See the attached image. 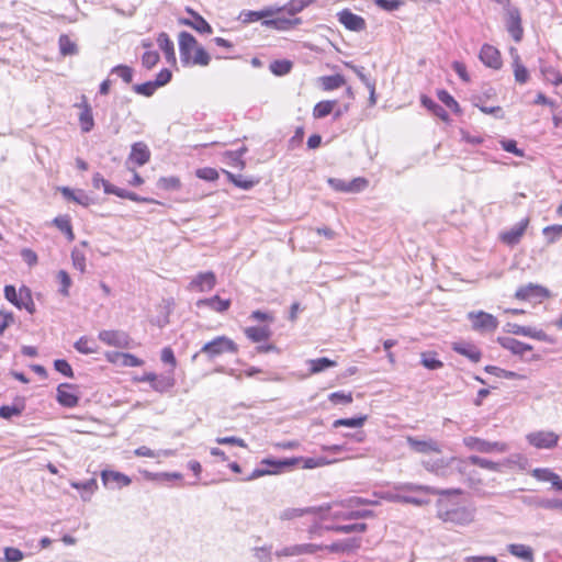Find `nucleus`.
<instances>
[{"label":"nucleus","instance_id":"9","mask_svg":"<svg viewBox=\"0 0 562 562\" xmlns=\"http://www.w3.org/2000/svg\"><path fill=\"white\" fill-rule=\"evenodd\" d=\"M505 331L514 334V335H521L526 337H530L540 341L552 344L554 339L550 337L547 333H544L542 329H536L528 326H521L516 323H507L505 326Z\"/></svg>","mask_w":562,"mask_h":562},{"label":"nucleus","instance_id":"41","mask_svg":"<svg viewBox=\"0 0 562 562\" xmlns=\"http://www.w3.org/2000/svg\"><path fill=\"white\" fill-rule=\"evenodd\" d=\"M310 366V373L316 374L319 373L328 368H333L337 366V362L334 360H330L328 358H317V359H311L307 361Z\"/></svg>","mask_w":562,"mask_h":562},{"label":"nucleus","instance_id":"12","mask_svg":"<svg viewBox=\"0 0 562 562\" xmlns=\"http://www.w3.org/2000/svg\"><path fill=\"white\" fill-rule=\"evenodd\" d=\"M559 436L553 431H536L527 435V441L538 449H551L558 445Z\"/></svg>","mask_w":562,"mask_h":562},{"label":"nucleus","instance_id":"52","mask_svg":"<svg viewBox=\"0 0 562 562\" xmlns=\"http://www.w3.org/2000/svg\"><path fill=\"white\" fill-rule=\"evenodd\" d=\"M24 408L25 406L24 403L22 402L19 404H13L11 406L2 405L0 407V417L3 419H10L13 416H20L23 413Z\"/></svg>","mask_w":562,"mask_h":562},{"label":"nucleus","instance_id":"34","mask_svg":"<svg viewBox=\"0 0 562 562\" xmlns=\"http://www.w3.org/2000/svg\"><path fill=\"white\" fill-rule=\"evenodd\" d=\"M60 192L65 199L83 206H88L91 202V199L81 190L75 191L68 187H63L60 188Z\"/></svg>","mask_w":562,"mask_h":562},{"label":"nucleus","instance_id":"17","mask_svg":"<svg viewBox=\"0 0 562 562\" xmlns=\"http://www.w3.org/2000/svg\"><path fill=\"white\" fill-rule=\"evenodd\" d=\"M481 61L493 69H499L502 67V58L499 50L488 44H484L480 50Z\"/></svg>","mask_w":562,"mask_h":562},{"label":"nucleus","instance_id":"62","mask_svg":"<svg viewBox=\"0 0 562 562\" xmlns=\"http://www.w3.org/2000/svg\"><path fill=\"white\" fill-rule=\"evenodd\" d=\"M271 549H272L271 546L256 547L252 549L254 557L259 562H271L272 561Z\"/></svg>","mask_w":562,"mask_h":562},{"label":"nucleus","instance_id":"50","mask_svg":"<svg viewBox=\"0 0 562 562\" xmlns=\"http://www.w3.org/2000/svg\"><path fill=\"white\" fill-rule=\"evenodd\" d=\"M315 1L316 0H290L284 7L281 8V11L284 10L288 12V14L295 15Z\"/></svg>","mask_w":562,"mask_h":562},{"label":"nucleus","instance_id":"23","mask_svg":"<svg viewBox=\"0 0 562 562\" xmlns=\"http://www.w3.org/2000/svg\"><path fill=\"white\" fill-rule=\"evenodd\" d=\"M452 350L464 356L471 362L476 363L482 358L481 350L472 342L459 341L452 345Z\"/></svg>","mask_w":562,"mask_h":562},{"label":"nucleus","instance_id":"29","mask_svg":"<svg viewBox=\"0 0 562 562\" xmlns=\"http://www.w3.org/2000/svg\"><path fill=\"white\" fill-rule=\"evenodd\" d=\"M359 548H360V539L359 538H350V539H346V540L336 541L326 547V549L331 553L351 552Z\"/></svg>","mask_w":562,"mask_h":562},{"label":"nucleus","instance_id":"61","mask_svg":"<svg viewBox=\"0 0 562 562\" xmlns=\"http://www.w3.org/2000/svg\"><path fill=\"white\" fill-rule=\"evenodd\" d=\"M57 279H58L59 283H60L59 293L63 296H68L69 295V288L72 284L70 276L68 274L67 271L59 270L58 273H57Z\"/></svg>","mask_w":562,"mask_h":562},{"label":"nucleus","instance_id":"64","mask_svg":"<svg viewBox=\"0 0 562 562\" xmlns=\"http://www.w3.org/2000/svg\"><path fill=\"white\" fill-rule=\"evenodd\" d=\"M159 59H160V57H159L158 52H156V50H147L142 56V65L146 69H151V68H154L157 65Z\"/></svg>","mask_w":562,"mask_h":562},{"label":"nucleus","instance_id":"46","mask_svg":"<svg viewBox=\"0 0 562 562\" xmlns=\"http://www.w3.org/2000/svg\"><path fill=\"white\" fill-rule=\"evenodd\" d=\"M225 175H226L228 181H231L236 187L244 189V190H249V189L254 188L259 182L258 180H254V179H244V177L241 175H235L231 171H225Z\"/></svg>","mask_w":562,"mask_h":562},{"label":"nucleus","instance_id":"58","mask_svg":"<svg viewBox=\"0 0 562 562\" xmlns=\"http://www.w3.org/2000/svg\"><path fill=\"white\" fill-rule=\"evenodd\" d=\"M542 234L549 244L557 243L562 236V225H550L542 229Z\"/></svg>","mask_w":562,"mask_h":562},{"label":"nucleus","instance_id":"39","mask_svg":"<svg viewBox=\"0 0 562 562\" xmlns=\"http://www.w3.org/2000/svg\"><path fill=\"white\" fill-rule=\"evenodd\" d=\"M422 104L443 122L449 121L448 112L440 104L436 103L432 99L423 95Z\"/></svg>","mask_w":562,"mask_h":562},{"label":"nucleus","instance_id":"38","mask_svg":"<svg viewBox=\"0 0 562 562\" xmlns=\"http://www.w3.org/2000/svg\"><path fill=\"white\" fill-rule=\"evenodd\" d=\"M53 224L66 235L69 241L75 239V234L71 226V221L68 215H59L53 220Z\"/></svg>","mask_w":562,"mask_h":562},{"label":"nucleus","instance_id":"35","mask_svg":"<svg viewBox=\"0 0 562 562\" xmlns=\"http://www.w3.org/2000/svg\"><path fill=\"white\" fill-rule=\"evenodd\" d=\"M157 44L159 48L164 52L168 61H176L173 42L169 38L167 33L161 32L158 34Z\"/></svg>","mask_w":562,"mask_h":562},{"label":"nucleus","instance_id":"40","mask_svg":"<svg viewBox=\"0 0 562 562\" xmlns=\"http://www.w3.org/2000/svg\"><path fill=\"white\" fill-rule=\"evenodd\" d=\"M321 86L325 91H331L346 85V79L341 75L323 76L319 78Z\"/></svg>","mask_w":562,"mask_h":562},{"label":"nucleus","instance_id":"13","mask_svg":"<svg viewBox=\"0 0 562 562\" xmlns=\"http://www.w3.org/2000/svg\"><path fill=\"white\" fill-rule=\"evenodd\" d=\"M339 23H341L347 30L353 32L364 31L367 27L366 20L352 13L349 9H344L337 13Z\"/></svg>","mask_w":562,"mask_h":562},{"label":"nucleus","instance_id":"32","mask_svg":"<svg viewBox=\"0 0 562 562\" xmlns=\"http://www.w3.org/2000/svg\"><path fill=\"white\" fill-rule=\"evenodd\" d=\"M194 20L182 19L181 23L194 29L196 32L202 34H211L213 32L210 23L200 14L193 13Z\"/></svg>","mask_w":562,"mask_h":562},{"label":"nucleus","instance_id":"26","mask_svg":"<svg viewBox=\"0 0 562 562\" xmlns=\"http://www.w3.org/2000/svg\"><path fill=\"white\" fill-rule=\"evenodd\" d=\"M77 106L81 110L80 114H79V124H80L81 132L89 133L90 131H92V128L94 126L92 109L86 100H83Z\"/></svg>","mask_w":562,"mask_h":562},{"label":"nucleus","instance_id":"21","mask_svg":"<svg viewBox=\"0 0 562 562\" xmlns=\"http://www.w3.org/2000/svg\"><path fill=\"white\" fill-rule=\"evenodd\" d=\"M454 461V459H450V461H446L445 459H438L436 461H425L423 462L424 468L439 477H448L452 475L453 470L450 463Z\"/></svg>","mask_w":562,"mask_h":562},{"label":"nucleus","instance_id":"31","mask_svg":"<svg viewBox=\"0 0 562 562\" xmlns=\"http://www.w3.org/2000/svg\"><path fill=\"white\" fill-rule=\"evenodd\" d=\"M512 55H513V67H514V76L515 80L524 85L529 79V72L527 68L521 64L520 57L515 48H512Z\"/></svg>","mask_w":562,"mask_h":562},{"label":"nucleus","instance_id":"59","mask_svg":"<svg viewBox=\"0 0 562 562\" xmlns=\"http://www.w3.org/2000/svg\"><path fill=\"white\" fill-rule=\"evenodd\" d=\"M158 88L153 81H146L144 83H137L133 86V91L144 97H151Z\"/></svg>","mask_w":562,"mask_h":562},{"label":"nucleus","instance_id":"22","mask_svg":"<svg viewBox=\"0 0 562 562\" xmlns=\"http://www.w3.org/2000/svg\"><path fill=\"white\" fill-rule=\"evenodd\" d=\"M528 224H529V220L524 218L519 223H517L515 226H513L510 229L503 232L501 234L502 241L509 246H514V245L518 244L520 238L522 237Z\"/></svg>","mask_w":562,"mask_h":562},{"label":"nucleus","instance_id":"37","mask_svg":"<svg viewBox=\"0 0 562 562\" xmlns=\"http://www.w3.org/2000/svg\"><path fill=\"white\" fill-rule=\"evenodd\" d=\"M510 554L525 560L526 562H533V551L526 544L512 543L507 547Z\"/></svg>","mask_w":562,"mask_h":562},{"label":"nucleus","instance_id":"11","mask_svg":"<svg viewBox=\"0 0 562 562\" xmlns=\"http://www.w3.org/2000/svg\"><path fill=\"white\" fill-rule=\"evenodd\" d=\"M78 386L70 383H61L57 386V402L68 408L76 407L79 403Z\"/></svg>","mask_w":562,"mask_h":562},{"label":"nucleus","instance_id":"5","mask_svg":"<svg viewBox=\"0 0 562 562\" xmlns=\"http://www.w3.org/2000/svg\"><path fill=\"white\" fill-rule=\"evenodd\" d=\"M463 445L473 451H477L481 453H492V452H506L509 447L505 442L501 441H487L485 439L468 436L463 438Z\"/></svg>","mask_w":562,"mask_h":562},{"label":"nucleus","instance_id":"6","mask_svg":"<svg viewBox=\"0 0 562 562\" xmlns=\"http://www.w3.org/2000/svg\"><path fill=\"white\" fill-rule=\"evenodd\" d=\"M468 319L471 322L472 329L479 333H491L498 327V319L484 311L469 312Z\"/></svg>","mask_w":562,"mask_h":562},{"label":"nucleus","instance_id":"10","mask_svg":"<svg viewBox=\"0 0 562 562\" xmlns=\"http://www.w3.org/2000/svg\"><path fill=\"white\" fill-rule=\"evenodd\" d=\"M98 338L106 346L115 348H130L132 341L128 334L123 330H101Z\"/></svg>","mask_w":562,"mask_h":562},{"label":"nucleus","instance_id":"33","mask_svg":"<svg viewBox=\"0 0 562 562\" xmlns=\"http://www.w3.org/2000/svg\"><path fill=\"white\" fill-rule=\"evenodd\" d=\"M70 486L78 491H83L81 498L85 502L90 501V496L98 490V483L94 477L87 480L86 482H70Z\"/></svg>","mask_w":562,"mask_h":562},{"label":"nucleus","instance_id":"27","mask_svg":"<svg viewBox=\"0 0 562 562\" xmlns=\"http://www.w3.org/2000/svg\"><path fill=\"white\" fill-rule=\"evenodd\" d=\"M497 342L514 355L522 356L526 351H530L532 347L528 344L519 341L512 337H498Z\"/></svg>","mask_w":562,"mask_h":562},{"label":"nucleus","instance_id":"3","mask_svg":"<svg viewBox=\"0 0 562 562\" xmlns=\"http://www.w3.org/2000/svg\"><path fill=\"white\" fill-rule=\"evenodd\" d=\"M238 346L237 344L227 336H217L211 341L204 344L200 351L193 356V359L198 357V355H205L209 360H214L215 358L224 355V353H237Z\"/></svg>","mask_w":562,"mask_h":562},{"label":"nucleus","instance_id":"44","mask_svg":"<svg viewBox=\"0 0 562 562\" xmlns=\"http://www.w3.org/2000/svg\"><path fill=\"white\" fill-rule=\"evenodd\" d=\"M75 349L82 355H91L98 351V346L93 339L87 336L80 337L74 345Z\"/></svg>","mask_w":562,"mask_h":562},{"label":"nucleus","instance_id":"25","mask_svg":"<svg viewBox=\"0 0 562 562\" xmlns=\"http://www.w3.org/2000/svg\"><path fill=\"white\" fill-rule=\"evenodd\" d=\"M216 284L215 274L212 271L199 273L191 282L190 288L200 292L212 290Z\"/></svg>","mask_w":562,"mask_h":562},{"label":"nucleus","instance_id":"15","mask_svg":"<svg viewBox=\"0 0 562 562\" xmlns=\"http://www.w3.org/2000/svg\"><path fill=\"white\" fill-rule=\"evenodd\" d=\"M178 40L180 60L183 65H189L191 60V52L198 47V42L192 34L186 31L180 32Z\"/></svg>","mask_w":562,"mask_h":562},{"label":"nucleus","instance_id":"28","mask_svg":"<svg viewBox=\"0 0 562 562\" xmlns=\"http://www.w3.org/2000/svg\"><path fill=\"white\" fill-rule=\"evenodd\" d=\"M198 307L206 306L217 313L226 312L231 306V300L221 299L218 295H214L209 299H201L196 302Z\"/></svg>","mask_w":562,"mask_h":562},{"label":"nucleus","instance_id":"42","mask_svg":"<svg viewBox=\"0 0 562 562\" xmlns=\"http://www.w3.org/2000/svg\"><path fill=\"white\" fill-rule=\"evenodd\" d=\"M59 52L63 56H74L78 54L77 44L66 34H61L58 38Z\"/></svg>","mask_w":562,"mask_h":562},{"label":"nucleus","instance_id":"49","mask_svg":"<svg viewBox=\"0 0 562 562\" xmlns=\"http://www.w3.org/2000/svg\"><path fill=\"white\" fill-rule=\"evenodd\" d=\"M367 419H368L367 415H361V416L351 417V418H340V419H336L333 423V427L338 428V427L345 426V427L358 428V427H362Z\"/></svg>","mask_w":562,"mask_h":562},{"label":"nucleus","instance_id":"7","mask_svg":"<svg viewBox=\"0 0 562 562\" xmlns=\"http://www.w3.org/2000/svg\"><path fill=\"white\" fill-rule=\"evenodd\" d=\"M505 10V25L507 32L510 34L516 43H519L524 36V29L521 25V15L517 7L509 5Z\"/></svg>","mask_w":562,"mask_h":562},{"label":"nucleus","instance_id":"63","mask_svg":"<svg viewBox=\"0 0 562 562\" xmlns=\"http://www.w3.org/2000/svg\"><path fill=\"white\" fill-rule=\"evenodd\" d=\"M535 505L544 509H562V499L538 498L535 501Z\"/></svg>","mask_w":562,"mask_h":562},{"label":"nucleus","instance_id":"8","mask_svg":"<svg viewBox=\"0 0 562 562\" xmlns=\"http://www.w3.org/2000/svg\"><path fill=\"white\" fill-rule=\"evenodd\" d=\"M327 183L335 191L346 193H358L363 191L368 187V180L362 177L355 178L350 181H346L338 178H329L327 180Z\"/></svg>","mask_w":562,"mask_h":562},{"label":"nucleus","instance_id":"24","mask_svg":"<svg viewBox=\"0 0 562 562\" xmlns=\"http://www.w3.org/2000/svg\"><path fill=\"white\" fill-rule=\"evenodd\" d=\"M548 295L549 291L546 288L532 283L520 286L515 293L516 299L524 301L532 297H547Z\"/></svg>","mask_w":562,"mask_h":562},{"label":"nucleus","instance_id":"47","mask_svg":"<svg viewBox=\"0 0 562 562\" xmlns=\"http://www.w3.org/2000/svg\"><path fill=\"white\" fill-rule=\"evenodd\" d=\"M293 67V63L288 59H277L270 63L269 69L276 76H285L288 75Z\"/></svg>","mask_w":562,"mask_h":562},{"label":"nucleus","instance_id":"1","mask_svg":"<svg viewBox=\"0 0 562 562\" xmlns=\"http://www.w3.org/2000/svg\"><path fill=\"white\" fill-rule=\"evenodd\" d=\"M331 461L325 457L316 458H303L293 457L284 459L266 458L261 460L259 467H257L245 481H252L258 477L271 474H280L286 470H290L296 465H301L302 469H315L330 464Z\"/></svg>","mask_w":562,"mask_h":562},{"label":"nucleus","instance_id":"16","mask_svg":"<svg viewBox=\"0 0 562 562\" xmlns=\"http://www.w3.org/2000/svg\"><path fill=\"white\" fill-rule=\"evenodd\" d=\"M406 441L409 448L417 453L428 454L431 452H441L440 445L434 439L420 440L415 437L408 436L406 438Z\"/></svg>","mask_w":562,"mask_h":562},{"label":"nucleus","instance_id":"60","mask_svg":"<svg viewBox=\"0 0 562 562\" xmlns=\"http://www.w3.org/2000/svg\"><path fill=\"white\" fill-rule=\"evenodd\" d=\"M210 61H211V57H210L209 53L202 46H198L195 48L194 56L191 57L190 64L207 66L210 64Z\"/></svg>","mask_w":562,"mask_h":562},{"label":"nucleus","instance_id":"54","mask_svg":"<svg viewBox=\"0 0 562 562\" xmlns=\"http://www.w3.org/2000/svg\"><path fill=\"white\" fill-rule=\"evenodd\" d=\"M438 99L452 112L460 113L461 109L459 103L456 101V99L446 90H439L437 92Z\"/></svg>","mask_w":562,"mask_h":562},{"label":"nucleus","instance_id":"18","mask_svg":"<svg viewBox=\"0 0 562 562\" xmlns=\"http://www.w3.org/2000/svg\"><path fill=\"white\" fill-rule=\"evenodd\" d=\"M281 12V7L270 5L259 11H243L239 19L243 23H252L259 20H266Z\"/></svg>","mask_w":562,"mask_h":562},{"label":"nucleus","instance_id":"45","mask_svg":"<svg viewBox=\"0 0 562 562\" xmlns=\"http://www.w3.org/2000/svg\"><path fill=\"white\" fill-rule=\"evenodd\" d=\"M326 529L337 533L364 532L367 530V524L333 525L327 526Z\"/></svg>","mask_w":562,"mask_h":562},{"label":"nucleus","instance_id":"36","mask_svg":"<svg viewBox=\"0 0 562 562\" xmlns=\"http://www.w3.org/2000/svg\"><path fill=\"white\" fill-rule=\"evenodd\" d=\"M176 380L172 373L157 375L151 383L153 390L159 393L168 392L175 386Z\"/></svg>","mask_w":562,"mask_h":562},{"label":"nucleus","instance_id":"55","mask_svg":"<svg viewBox=\"0 0 562 562\" xmlns=\"http://www.w3.org/2000/svg\"><path fill=\"white\" fill-rule=\"evenodd\" d=\"M344 65L347 68L351 69L366 87H370L372 86V83L375 82L374 79H371L369 76L366 75L363 66H357L351 61H345Z\"/></svg>","mask_w":562,"mask_h":562},{"label":"nucleus","instance_id":"48","mask_svg":"<svg viewBox=\"0 0 562 562\" xmlns=\"http://www.w3.org/2000/svg\"><path fill=\"white\" fill-rule=\"evenodd\" d=\"M468 462L473 464V465H477L482 469H486V470H490V471H494V472H499L501 471V464L497 463V462H494V461H491L488 459H485V458H481L479 456H470L468 458Z\"/></svg>","mask_w":562,"mask_h":562},{"label":"nucleus","instance_id":"4","mask_svg":"<svg viewBox=\"0 0 562 562\" xmlns=\"http://www.w3.org/2000/svg\"><path fill=\"white\" fill-rule=\"evenodd\" d=\"M393 490L396 492H402V494H405L406 492H414L439 496L461 495L463 493L461 488L442 490L429 485H422L415 483H397L394 485Z\"/></svg>","mask_w":562,"mask_h":562},{"label":"nucleus","instance_id":"57","mask_svg":"<svg viewBox=\"0 0 562 562\" xmlns=\"http://www.w3.org/2000/svg\"><path fill=\"white\" fill-rule=\"evenodd\" d=\"M422 364L429 370H437L443 367L442 361L437 359L434 352L422 353Z\"/></svg>","mask_w":562,"mask_h":562},{"label":"nucleus","instance_id":"30","mask_svg":"<svg viewBox=\"0 0 562 562\" xmlns=\"http://www.w3.org/2000/svg\"><path fill=\"white\" fill-rule=\"evenodd\" d=\"M244 334L252 342H261L268 340L272 331L269 326H250L244 329Z\"/></svg>","mask_w":562,"mask_h":562},{"label":"nucleus","instance_id":"2","mask_svg":"<svg viewBox=\"0 0 562 562\" xmlns=\"http://www.w3.org/2000/svg\"><path fill=\"white\" fill-rule=\"evenodd\" d=\"M437 517L445 524L465 527L474 521L475 508L454 504L446 498L436 502Z\"/></svg>","mask_w":562,"mask_h":562},{"label":"nucleus","instance_id":"53","mask_svg":"<svg viewBox=\"0 0 562 562\" xmlns=\"http://www.w3.org/2000/svg\"><path fill=\"white\" fill-rule=\"evenodd\" d=\"M158 188L166 190V191H175L179 190L181 187L180 179L175 176L170 177H161L157 181Z\"/></svg>","mask_w":562,"mask_h":562},{"label":"nucleus","instance_id":"56","mask_svg":"<svg viewBox=\"0 0 562 562\" xmlns=\"http://www.w3.org/2000/svg\"><path fill=\"white\" fill-rule=\"evenodd\" d=\"M111 75H116L125 83H131L133 80L134 70L127 65H117L111 69Z\"/></svg>","mask_w":562,"mask_h":562},{"label":"nucleus","instance_id":"51","mask_svg":"<svg viewBox=\"0 0 562 562\" xmlns=\"http://www.w3.org/2000/svg\"><path fill=\"white\" fill-rule=\"evenodd\" d=\"M336 104V101H321L316 103V105L313 109V116L315 119H323L327 115H329Z\"/></svg>","mask_w":562,"mask_h":562},{"label":"nucleus","instance_id":"43","mask_svg":"<svg viewBox=\"0 0 562 562\" xmlns=\"http://www.w3.org/2000/svg\"><path fill=\"white\" fill-rule=\"evenodd\" d=\"M18 308H25L30 314L35 313V304L32 299L31 290L23 285L20 288V300Z\"/></svg>","mask_w":562,"mask_h":562},{"label":"nucleus","instance_id":"20","mask_svg":"<svg viewBox=\"0 0 562 562\" xmlns=\"http://www.w3.org/2000/svg\"><path fill=\"white\" fill-rule=\"evenodd\" d=\"M302 23L301 18L288 19L283 16H270L262 21V25L278 31H290Z\"/></svg>","mask_w":562,"mask_h":562},{"label":"nucleus","instance_id":"19","mask_svg":"<svg viewBox=\"0 0 562 562\" xmlns=\"http://www.w3.org/2000/svg\"><path fill=\"white\" fill-rule=\"evenodd\" d=\"M150 150L146 143L136 142L131 147L127 161H132L137 166H144L150 160Z\"/></svg>","mask_w":562,"mask_h":562},{"label":"nucleus","instance_id":"14","mask_svg":"<svg viewBox=\"0 0 562 562\" xmlns=\"http://www.w3.org/2000/svg\"><path fill=\"white\" fill-rule=\"evenodd\" d=\"M101 480L103 485L110 490L122 488L132 483L130 476L113 470H103L101 472Z\"/></svg>","mask_w":562,"mask_h":562}]
</instances>
